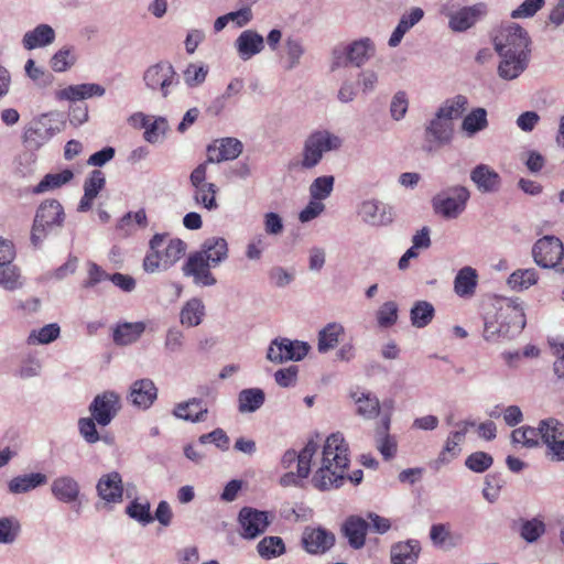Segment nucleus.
Masks as SVG:
<instances>
[{"instance_id":"obj_7","label":"nucleus","mask_w":564,"mask_h":564,"mask_svg":"<svg viewBox=\"0 0 564 564\" xmlns=\"http://www.w3.org/2000/svg\"><path fill=\"white\" fill-rule=\"evenodd\" d=\"M495 50L497 53H514L531 56V39L519 24L511 23L502 28L496 35Z\"/></svg>"},{"instance_id":"obj_24","label":"nucleus","mask_w":564,"mask_h":564,"mask_svg":"<svg viewBox=\"0 0 564 564\" xmlns=\"http://www.w3.org/2000/svg\"><path fill=\"white\" fill-rule=\"evenodd\" d=\"M454 134V124L437 113L425 126V138L438 145L448 144Z\"/></svg>"},{"instance_id":"obj_57","label":"nucleus","mask_w":564,"mask_h":564,"mask_svg":"<svg viewBox=\"0 0 564 564\" xmlns=\"http://www.w3.org/2000/svg\"><path fill=\"white\" fill-rule=\"evenodd\" d=\"M494 464V458L486 452H475L467 456L465 466L474 473L482 474Z\"/></svg>"},{"instance_id":"obj_29","label":"nucleus","mask_w":564,"mask_h":564,"mask_svg":"<svg viewBox=\"0 0 564 564\" xmlns=\"http://www.w3.org/2000/svg\"><path fill=\"white\" fill-rule=\"evenodd\" d=\"M48 478L42 473H30L13 477L8 482V490L12 495L30 492L39 487L46 485Z\"/></svg>"},{"instance_id":"obj_64","label":"nucleus","mask_w":564,"mask_h":564,"mask_svg":"<svg viewBox=\"0 0 564 564\" xmlns=\"http://www.w3.org/2000/svg\"><path fill=\"white\" fill-rule=\"evenodd\" d=\"M106 177L100 170H94L84 183V193L87 196L97 197L99 192L105 187Z\"/></svg>"},{"instance_id":"obj_23","label":"nucleus","mask_w":564,"mask_h":564,"mask_svg":"<svg viewBox=\"0 0 564 564\" xmlns=\"http://www.w3.org/2000/svg\"><path fill=\"white\" fill-rule=\"evenodd\" d=\"M208 408L204 399L192 398L187 401L177 403L173 409V415L177 419L192 423L205 421Z\"/></svg>"},{"instance_id":"obj_43","label":"nucleus","mask_w":564,"mask_h":564,"mask_svg":"<svg viewBox=\"0 0 564 564\" xmlns=\"http://www.w3.org/2000/svg\"><path fill=\"white\" fill-rule=\"evenodd\" d=\"M258 554L263 560H273L286 552L285 543L280 536H264L257 545Z\"/></svg>"},{"instance_id":"obj_8","label":"nucleus","mask_w":564,"mask_h":564,"mask_svg":"<svg viewBox=\"0 0 564 564\" xmlns=\"http://www.w3.org/2000/svg\"><path fill=\"white\" fill-rule=\"evenodd\" d=\"M310 349L311 346L306 341L275 338L268 348L267 358L274 364H283L289 360L300 361L308 354Z\"/></svg>"},{"instance_id":"obj_44","label":"nucleus","mask_w":564,"mask_h":564,"mask_svg":"<svg viewBox=\"0 0 564 564\" xmlns=\"http://www.w3.org/2000/svg\"><path fill=\"white\" fill-rule=\"evenodd\" d=\"M48 121L47 115H43L37 121H35L33 126L25 131L26 141L34 142L40 145L50 140L54 134V130L48 126Z\"/></svg>"},{"instance_id":"obj_18","label":"nucleus","mask_w":564,"mask_h":564,"mask_svg":"<svg viewBox=\"0 0 564 564\" xmlns=\"http://www.w3.org/2000/svg\"><path fill=\"white\" fill-rule=\"evenodd\" d=\"M51 494L62 503H74L79 499L80 486L73 476L61 475L52 480Z\"/></svg>"},{"instance_id":"obj_12","label":"nucleus","mask_w":564,"mask_h":564,"mask_svg":"<svg viewBox=\"0 0 564 564\" xmlns=\"http://www.w3.org/2000/svg\"><path fill=\"white\" fill-rule=\"evenodd\" d=\"M238 522L243 539L252 540L262 534L270 524L267 511L243 507L238 514Z\"/></svg>"},{"instance_id":"obj_14","label":"nucleus","mask_w":564,"mask_h":564,"mask_svg":"<svg viewBox=\"0 0 564 564\" xmlns=\"http://www.w3.org/2000/svg\"><path fill=\"white\" fill-rule=\"evenodd\" d=\"M202 254L191 253L182 267V272L185 276L193 278L194 284L198 286H213L217 283L216 278L210 272L213 265Z\"/></svg>"},{"instance_id":"obj_26","label":"nucleus","mask_w":564,"mask_h":564,"mask_svg":"<svg viewBox=\"0 0 564 564\" xmlns=\"http://www.w3.org/2000/svg\"><path fill=\"white\" fill-rule=\"evenodd\" d=\"M369 523L358 516H350L343 524V533L348 539L349 545L355 549H361L366 542Z\"/></svg>"},{"instance_id":"obj_27","label":"nucleus","mask_w":564,"mask_h":564,"mask_svg":"<svg viewBox=\"0 0 564 564\" xmlns=\"http://www.w3.org/2000/svg\"><path fill=\"white\" fill-rule=\"evenodd\" d=\"M55 37L54 29L48 24L42 23L24 33L22 45L28 51L45 47L51 45L55 41Z\"/></svg>"},{"instance_id":"obj_35","label":"nucleus","mask_w":564,"mask_h":564,"mask_svg":"<svg viewBox=\"0 0 564 564\" xmlns=\"http://www.w3.org/2000/svg\"><path fill=\"white\" fill-rule=\"evenodd\" d=\"M145 323H122L113 330V341L120 346H127L135 343L145 330Z\"/></svg>"},{"instance_id":"obj_16","label":"nucleus","mask_w":564,"mask_h":564,"mask_svg":"<svg viewBox=\"0 0 564 564\" xmlns=\"http://www.w3.org/2000/svg\"><path fill=\"white\" fill-rule=\"evenodd\" d=\"M158 399V388L149 378L138 379L130 386L127 400L140 410H148Z\"/></svg>"},{"instance_id":"obj_48","label":"nucleus","mask_w":564,"mask_h":564,"mask_svg":"<svg viewBox=\"0 0 564 564\" xmlns=\"http://www.w3.org/2000/svg\"><path fill=\"white\" fill-rule=\"evenodd\" d=\"M511 443L521 444L527 448H534L540 445L539 429L524 425L511 432Z\"/></svg>"},{"instance_id":"obj_37","label":"nucleus","mask_w":564,"mask_h":564,"mask_svg":"<svg viewBox=\"0 0 564 564\" xmlns=\"http://www.w3.org/2000/svg\"><path fill=\"white\" fill-rule=\"evenodd\" d=\"M74 177V173L69 169H65L59 173L46 174L37 185L32 188V193L35 195L44 194L62 187L69 183Z\"/></svg>"},{"instance_id":"obj_53","label":"nucleus","mask_w":564,"mask_h":564,"mask_svg":"<svg viewBox=\"0 0 564 564\" xmlns=\"http://www.w3.org/2000/svg\"><path fill=\"white\" fill-rule=\"evenodd\" d=\"M59 333L61 328L56 323L47 324L40 329L32 330L28 337V343L31 345H46L54 341Z\"/></svg>"},{"instance_id":"obj_55","label":"nucleus","mask_w":564,"mask_h":564,"mask_svg":"<svg viewBox=\"0 0 564 564\" xmlns=\"http://www.w3.org/2000/svg\"><path fill=\"white\" fill-rule=\"evenodd\" d=\"M399 307L394 301L384 302L377 311L376 318L378 326L389 328L398 321Z\"/></svg>"},{"instance_id":"obj_13","label":"nucleus","mask_w":564,"mask_h":564,"mask_svg":"<svg viewBox=\"0 0 564 564\" xmlns=\"http://www.w3.org/2000/svg\"><path fill=\"white\" fill-rule=\"evenodd\" d=\"M335 541V534L322 527H306L301 538L303 549L312 555L325 554L334 546Z\"/></svg>"},{"instance_id":"obj_20","label":"nucleus","mask_w":564,"mask_h":564,"mask_svg":"<svg viewBox=\"0 0 564 564\" xmlns=\"http://www.w3.org/2000/svg\"><path fill=\"white\" fill-rule=\"evenodd\" d=\"M470 180L481 193H495L501 186L500 175L487 164L476 165L470 171Z\"/></svg>"},{"instance_id":"obj_36","label":"nucleus","mask_w":564,"mask_h":564,"mask_svg":"<svg viewBox=\"0 0 564 564\" xmlns=\"http://www.w3.org/2000/svg\"><path fill=\"white\" fill-rule=\"evenodd\" d=\"M345 333V328L341 324L333 322L328 323L325 327H323L318 332L317 338V350L321 354H325L332 349H334L338 341L339 337Z\"/></svg>"},{"instance_id":"obj_62","label":"nucleus","mask_w":564,"mask_h":564,"mask_svg":"<svg viewBox=\"0 0 564 564\" xmlns=\"http://www.w3.org/2000/svg\"><path fill=\"white\" fill-rule=\"evenodd\" d=\"M126 511L130 518L137 520L142 524H149L154 520V518L151 516L150 503L148 501L139 502L138 500H133L127 507Z\"/></svg>"},{"instance_id":"obj_2","label":"nucleus","mask_w":564,"mask_h":564,"mask_svg":"<svg viewBox=\"0 0 564 564\" xmlns=\"http://www.w3.org/2000/svg\"><path fill=\"white\" fill-rule=\"evenodd\" d=\"M376 54V45L369 37H361L350 43L335 45L330 53V72L352 65L364 66Z\"/></svg>"},{"instance_id":"obj_39","label":"nucleus","mask_w":564,"mask_h":564,"mask_svg":"<svg viewBox=\"0 0 564 564\" xmlns=\"http://www.w3.org/2000/svg\"><path fill=\"white\" fill-rule=\"evenodd\" d=\"M265 395L261 389H243L238 394V410L241 413L256 412L263 405Z\"/></svg>"},{"instance_id":"obj_4","label":"nucleus","mask_w":564,"mask_h":564,"mask_svg":"<svg viewBox=\"0 0 564 564\" xmlns=\"http://www.w3.org/2000/svg\"><path fill=\"white\" fill-rule=\"evenodd\" d=\"M343 145V139L326 129L315 130L307 135L302 150L301 166L313 169L321 163L327 152L337 151Z\"/></svg>"},{"instance_id":"obj_30","label":"nucleus","mask_w":564,"mask_h":564,"mask_svg":"<svg viewBox=\"0 0 564 564\" xmlns=\"http://www.w3.org/2000/svg\"><path fill=\"white\" fill-rule=\"evenodd\" d=\"M540 444L546 448L553 446L557 441L564 437V424L555 417H546L538 423Z\"/></svg>"},{"instance_id":"obj_11","label":"nucleus","mask_w":564,"mask_h":564,"mask_svg":"<svg viewBox=\"0 0 564 564\" xmlns=\"http://www.w3.org/2000/svg\"><path fill=\"white\" fill-rule=\"evenodd\" d=\"M485 11L484 3L463 7L456 11H452L447 7H443L441 10L442 14L448 18V26L454 32H465L474 26Z\"/></svg>"},{"instance_id":"obj_5","label":"nucleus","mask_w":564,"mask_h":564,"mask_svg":"<svg viewBox=\"0 0 564 564\" xmlns=\"http://www.w3.org/2000/svg\"><path fill=\"white\" fill-rule=\"evenodd\" d=\"M147 89L169 98L180 85V76L174 66L167 61H160L147 67L142 76Z\"/></svg>"},{"instance_id":"obj_63","label":"nucleus","mask_w":564,"mask_h":564,"mask_svg":"<svg viewBox=\"0 0 564 564\" xmlns=\"http://www.w3.org/2000/svg\"><path fill=\"white\" fill-rule=\"evenodd\" d=\"M185 335L184 333L176 328L171 327L166 330L165 339H164V349L167 354H177L181 352L184 348Z\"/></svg>"},{"instance_id":"obj_51","label":"nucleus","mask_w":564,"mask_h":564,"mask_svg":"<svg viewBox=\"0 0 564 564\" xmlns=\"http://www.w3.org/2000/svg\"><path fill=\"white\" fill-rule=\"evenodd\" d=\"M335 177L333 175H323L316 177L310 185V195L312 199L324 200L333 192Z\"/></svg>"},{"instance_id":"obj_49","label":"nucleus","mask_w":564,"mask_h":564,"mask_svg":"<svg viewBox=\"0 0 564 564\" xmlns=\"http://www.w3.org/2000/svg\"><path fill=\"white\" fill-rule=\"evenodd\" d=\"M538 273L534 269H519L508 278V285L514 291H523L535 284Z\"/></svg>"},{"instance_id":"obj_41","label":"nucleus","mask_w":564,"mask_h":564,"mask_svg":"<svg viewBox=\"0 0 564 564\" xmlns=\"http://www.w3.org/2000/svg\"><path fill=\"white\" fill-rule=\"evenodd\" d=\"M487 110L478 107L473 109L462 122V130L467 137H474L476 133L488 127Z\"/></svg>"},{"instance_id":"obj_52","label":"nucleus","mask_w":564,"mask_h":564,"mask_svg":"<svg viewBox=\"0 0 564 564\" xmlns=\"http://www.w3.org/2000/svg\"><path fill=\"white\" fill-rule=\"evenodd\" d=\"M545 532V523L539 518L521 520L520 536L528 543H534Z\"/></svg>"},{"instance_id":"obj_40","label":"nucleus","mask_w":564,"mask_h":564,"mask_svg":"<svg viewBox=\"0 0 564 564\" xmlns=\"http://www.w3.org/2000/svg\"><path fill=\"white\" fill-rule=\"evenodd\" d=\"M352 399L357 404V413L364 419L370 420L378 416L380 412L379 399L371 392H355Z\"/></svg>"},{"instance_id":"obj_28","label":"nucleus","mask_w":564,"mask_h":564,"mask_svg":"<svg viewBox=\"0 0 564 564\" xmlns=\"http://www.w3.org/2000/svg\"><path fill=\"white\" fill-rule=\"evenodd\" d=\"M196 252L203 253L202 257L215 268L228 258V243L225 238L209 237L204 240L200 250Z\"/></svg>"},{"instance_id":"obj_1","label":"nucleus","mask_w":564,"mask_h":564,"mask_svg":"<svg viewBox=\"0 0 564 564\" xmlns=\"http://www.w3.org/2000/svg\"><path fill=\"white\" fill-rule=\"evenodd\" d=\"M348 452V444L340 433H333L326 438L321 464L312 477L316 489L326 491L343 485L350 462Z\"/></svg>"},{"instance_id":"obj_46","label":"nucleus","mask_w":564,"mask_h":564,"mask_svg":"<svg viewBox=\"0 0 564 564\" xmlns=\"http://www.w3.org/2000/svg\"><path fill=\"white\" fill-rule=\"evenodd\" d=\"M434 313V306L430 302L417 301L410 312L411 323L414 327L423 328L432 322Z\"/></svg>"},{"instance_id":"obj_17","label":"nucleus","mask_w":564,"mask_h":564,"mask_svg":"<svg viewBox=\"0 0 564 564\" xmlns=\"http://www.w3.org/2000/svg\"><path fill=\"white\" fill-rule=\"evenodd\" d=\"M243 150L241 141L236 138H221L207 148V162L220 163L237 159Z\"/></svg>"},{"instance_id":"obj_47","label":"nucleus","mask_w":564,"mask_h":564,"mask_svg":"<svg viewBox=\"0 0 564 564\" xmlns=\"http://www.w3.org/2000/svg\"><path fill=\"white\" fill-rule=\"evenodd\" d=\"M22 525L14 516L0 518V544H13L20 536Z\"/></svg>"},{"instance_id":"obj_32","label":"nucleus","mask_w":564,"mask_h":564,"mask_svg":"<svg viewBox=\"0 0 564 564\" xmlns=\"http://www.w3.org/2000/svg\"><path fill=\"white\" fill-rule=\"evenodd\" d=\"M478 273L471 267L462 268L454 280V291L460 297L471 296L476 291Z\"/></svg>"},{"instance_id":"obj_59","label":"nucleus","mask_w":564,"mask_h":564,"mask_svg":"<svg viewBox=\"0 0 564 564\" xmlns=\"http://www.w3.org/2000/svg\"><path fill=\"white\" fill-rule=\"evenodd\" d=\"M186 243L181 239H171L169 245L165 247L162 252L164 259V267L171 268L174 265L185 253Z\"/></svg>"},{"instance_id":"obj_25","label":"nucleus","mask_w":564,"mask_h":564,"mask_svg":"<svg viewBox=\"0 0 564 564\" xmlns=\"http://www.w3.org/2000/svg\"><path fill=\"white\" fill-rule=\"evenodd\" d=\"M99 497L107 502H119L122 498V478L118 471L100 477L96 486Z\"/></svg>"},{"instance_id":"obj_50","label":"nucleus","mask_w":564,"mask_h":564,"mask_svg":"<svg viewBox=\"0 0 564 564\" xmlns=\"http://www.w3.org/2000/svg\"><path fill=\"white\" fill-rule=\"evenodd\" d=\"M285 52V69L291 70L295 68L303 56L305 48L301 40L295 37H288L284 42Z\"/></svg>"},{"instance_id":"obj_19","label":"nucleus","mask_w":564,"mask_h":564,"mask_svg":"<svg viewBox=\"0 0 564 564\" xmlns=\"http://www.w3.org/2000/svg\"><path fill=\"white\" fill-rule=\"evenodd\" d=\"M500 63L498 65V75L505 80L518 78L529 66L531 56L514 53H498Z\"/></svg>"},{"instance_id":"obj_33","label":"nucleus","mask_w":564,"mask_h":564,"mask_svg":"<svg viewBox=\"0 0 564 564\" xmlns=\"http://www.w3.org/2000/svg\"><path fill=\"white\" fill-rule=\"evenodd\" d=\"M205 316V305L198 297L185 302L180 312V322L188 328L198 326Z\"/></svg>"},{"instance_id":"obj_45","label":"nucleus","mask_w":564,"mask_h":564,"mask_svg":"<svg viewBox=\"0 0 564 564\" xmlns=\"http://www.w3.org/2000/svg\"><path fill=\"white\" fill-rule=\"evenodd\" d=\"M319 448V443L317 440L310 438L303 449L297 453V464L296 469H299V476L302 478H307L311 474V465L313 457L317 453Z\"/></svg>"},{"instance_id":"obj_6","label":"nucleus","mask_w":564,"mask_h":564,"mask_svg":"<svg viewBox=\"0 0 564 564\" xmlns=\"http://www.w3.org/2000/svg\"><path fill=\"white\" fill-rule=\"evenodd\" d=\"M470 192L463 185L449 186L432 198V207L436 215L445 219H456L466 209Z\"/></svg>"},{"instance_id":"obj_61","label":"nucleus","mask_w":564,"mask_h":564,"mask_svg":"<svg viewBox=\"0 0 564 564\" xmlns=\"http://www.w3.org/2000/svg\"><path fill=\"white\" fill-rule=\"evenodd\" d=\"M76 62V57L73 50L69 47H63L58 50L51 58V67L55 72H65Z\"/></svg>"},{"instance_id":"obj_3","label":"nucleus","mask_w":564,"mask_h":564,"mask_svg":"<svg viewBox=\"0 0 564 564\" xmlns=\"http://www.w3.org/2000/svg\"><path fill=\"white\" fill-rule=\"evenodd\" d=\"M64 221L65 213L62 204L57 199L43 200L35 212L31 242L35 247L40 246L50 234L59 230Z\"/></svg>"},{"instance_id":"obj_31","label":"nucleus","mask_w":564,"mask_h":564,"mask_svg":"<svg viewBox=\"0 0 564 564\" xmlns=\"http://www.w3.org/2000/svg\"><path fill=\"white\" fill-rule=\"evenodd\" d=\"M424 17V11L421 8H412L410 12L404 13L395 29L393 30L390 39L389 46L395 47L398 46L404 34L412 29L416 23H419Z\"/></svg>"},{"instance_id":"obj_60","label":"nucleus","mask_w":564,"mask_h":564,"mask_svg":"<svg viewBox=\"0 0 564 564\" xmlns=\"http://www.w3.org/2000/svg\"><path fill=\"white\" fill-rule=\"evenodd\" d=\"M169 129L167 120L164 117H158L147 127L143 138L149 143H158Z\"/></svg>"},{"instance_id":"obj_9","label":"nucleus","mask_w":564,"mask_h":564,"mask_svg":"<svg viewBox=\"0 0 564 564\" xmlns=\"http://www.w3.org/2000/svg\"><path fill=\"white\" fill-rule=\"evenodd\" d=\"M120 409V395L112 390L97 394L88 408L90 415L101 426L109 425Z\"/></svg>"},{"instance_id":"obj_54","label":"nucleus","mask_w":564,"mask_h":564,"mask_svg":"<svg viewBox=\"0 0 564 564\" xmlns=\"http://www.w3.org/2000/svg\"><path fill=\"white\" fill-rule=\"evenodd\" d=\"M208 75V67L200 63H191L183 72V79L185 84L191 87L200 86Z\"/></svg>"},{"instance_id":"obj_21","label":"nucleus","mask_w":564,"mask_h":564,"mask_svg":"<svg viewBox=\"0 0 564 564\" xmlns=\"http://www.w3.org/2000/svg\"><path fill=\"white\" fill-rule=\"evenodd\" d=\"M421 550V543L416 539L393 543L390 549L391 564H416Z\"/></svg>"},{"instance_id":"obj_10","label":"nucleus","mask_w":564,"mask_h":564,"mask_svg":"<svg viewBox=\"0 0 564 564\" xmlns=\"http://www.w3.org/2000/svg\"><path fill=\"white\" fill-rule=\"evenodd\" d=\"M532 256L539 267L555 268L564 256V247L557 237L544 236L534 243Z\"/></svg>"},{"instance_id":"obj_42","label":"nucleus","mask_w":564,"mask_h":564,"mask_svg":"<svg viewBox=\"0 0 564 564\" xmlns=\"http://www.w3.org/2000/svg\"><path fill=\"white\" fill-rule=\"evenodd\" d=\"M468 106V99L464 95H456L453 98L445 100L435 113L447 121H452L460 117Z\"/></svg>"},{"instance_id":"obj_38","label":"nucleus","mask_w":564,"mask_h":564,"mask_svg":"<svg viewBox=\"0 0 564 564\" xmlns=\"http://www.w3.org/2000/svg\"><path fill=\"white\" fill-rule=\"evenodd\" d=\"M390 419L382 420V425L376 433V446L386 460L391 459L397 453V442L389 435Z\"/></svg>"},{"instance_id":"obj_56","label":"nucleus","mask_w":564,"mask_h":564,"mask_svg":"<svg viewBox=\"0 0 564 564\" xmlns=\"http://www.w3.org/2000/svg\"><path fill=\"white\" fill-rule=\"evenodd\" d=\"M547 343L551 347L552 355L555 357L553 370L558 379H564V337H550Z\"/></svg>"},{"instance_id":"obj_58","label":"nucleus","mask_w":564,"mask_h":564,"mask_svg":"<svg viewBox=\"0 0 564 564\" xmlns=\"http://www.w3.org/2000/svg\"><path fill=\"white\" fill-rule=\"evenodd\" d=\"M208 185H210L212 188H207V187H203V186L194 188L193 199L197 204L203 205L206 209L215 210L218 208V204L216 200L217 187L214 183H209Z\"/></svg>"},{"instance_id":"obj_15","label":"nucleus","mask_w":564,"mask_h":564,"mask_svg":"<svg viewBox=\"0 0 564 564\" xmlns=\"http://www.w3.org/2000/svg\"><path fill=\"white\" fill-rule=\"evenodd\" d=\"M358 215L365 224L375 227L388 226L393 221L391 208L377 199L362 202Z\"/></svg>"},{"instance_id":"obj_34","label":"nucleus","mask_w":564,"mask_h":564,"mask_svg":"<svg viewBox=\"0 0 564 564\" xmlns=\"http://www.w3.org/2000/svg\"><path fill=\"white\" fill-rule=\"evenodd\" d=\"M23 278L20 268L14 263V260H7L0 264V288L14 292L23 286Z\"/></svg>"},{"instance_id":"obj_22","label":"nucleus","mask_w":564,"mask_h":564,"mask_svg":"<svg viewBox=\"0 0 564 564\" xmlns=\"http://www.w3.org/2000/svg\"><path fill=\"white\" fill-rule=\"evenodd\" d=\"M235 47L238 56L242 61H248L264 48V40L257 31L245 30L236 39Z\"/></svg>"}]
</instances>
